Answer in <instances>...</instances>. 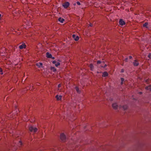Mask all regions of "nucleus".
Wrapping results in <instances>:
<instances>
[{
	"mask_svg": "<svg viewBox=\"0 0 151 151\" xmlns=\"http://www.w3.org/2000/svg\"><path fill=\"white\" fill-rule=\"evenodd\" d=\"M124 72V70L123 69H122V70H121V72L122 73H123Z\"/></svg>",
	"mask_w": 151,
	"mask_h": 151,
	"instance_id": "473e14b6",
	"label": "nucleus"
},
{
	"mask_svg": "<svg viewBox=\"0 0 151 151\" xmlns=\"http://www.w3.org/2000/svg\"><path fill=\"white\" fill-rule=\"evenodd\" d=\"M29 129L31 132H35L37 130V129L36 128L33 127L32 126H30L29 127Z\"/></svg>",
	"mask_w": 151,
	"mask_h": 151,
	"instance_id": "f03ea898",
	"label": "nucleus"
},
{
	"mask_svg": "<svg viewBox=\"0 0 151 151\" xmlns=\"http://www.w3.org/2000/svg\"><path fill=\"white\" fill-rule=\"evenodd\" d=\"M37 65L39 68L41 67L42 65V64L41 63H39L36 64Z\"/></svg>",
	"mask_w": 151,
	"mask_h": 151,
	"instance_id": "2eb2a0df",
	"label": "nucleus"
},
{
	"mask_svg": "<svg viewBox=\"0 0 151 151\" xmlns=\"http://www.w3.org/2000/svg\"><path fill=\"white\" fill-rule=\"evenodd\" d=\"M90 68H91V70H93V66L92 64H91L89 65Z\"/></svg>",
	"mask_w": 151,
	"mask_h": 151,
	"instance_id": "6ab92c4d",
	"label": "nucleus"
},
{
	"mask_svg": "<svg viewBox=\"0 0 151 151\" xmlns=\"http://www.w3.org/2000/svg\"><path fill=\"white\" fill-rule=\"evenodd\" d=\"M26 47V45L24 44H22L19 46V48L21 49H23Z\"/></svg>",
	"mask_w": 151,
	"mask_h": 151,
	"instance_id": "1a4fd4ad",
	"label": "nucleus"
},
{
	"mask_svg": "<svg viewBox=\"0 0 151 151\" xmlns=\"http://www.w3.org/2000/svg\"><path fill=\"white\" fill-rule=\"evenodd\" d=\"M122 107V108L123 109L125 110L128 107L127 105H125L123 106H119V108H121Z\"/></svg>",
	"mask_w": 151,
	"mask_h": 151,
	"instance_id": "6e6552de",
	"label": "nucleus"
},
{
	"mask_svg": "<svg viewBox=\"0 0 151 151\" xmlns=\"http://www.w3.org/2000/svg\"><path fill=\"white\" fill-rule=\"evenodd\" d=\"M148 24V23L147 22H146L145 23L143 24V27H145L147 28H148V27H147V25Z\"/></svg>",
	"mask_w": 151,
	"mask_h": 151,
	"instance_id": "f3484780",
	"label": "nucleus"
},
{
	"mask_svg": "<svg viewBox=\"0 0 151 151\" xmlns=\"http://www.w3.org/2000/svg\"><path fill=\"white\" fill-rule=\"evenodd\" d=\"M139 94H141L142 93V92H139Z\"/></svg>",
	"mask_w": 151,
	"mask_h": 151,
	"instance_id": "c9c22d12",
	"label": "nucleus"
},
{
	"mask_svg": "<svg viewBox=\"0 0 151 151\" xmlns=\"http://www.w3.org/2000/svg\"><path fill=\"white\" fill-rule=\"evenodd\" d=\"M60 64V63L59 62H57L55 64V65L56 67H58L59 65Z\"/></svg>",
	"mask_w": 151,
	"mask_h": 151,
	"instance_id": "aec40b11",
	"label": "nucleus"
},
{
	"mask_svg": "<svg viewBox=\"0 0 151 151\" xmlns=\"http://www.w3.org/2000/svg\"><path fill=\"white\" fill-rule=\"evenodd\" d=\"M121 80L122 82H124V79L123 78H121Z\"/></svg>",
	"mask_w": 151,
	"mask_h": 151,
	"instance_id": "4be33fe9",
	"label": "nucleus"
},
{
	"mask_svg": "<svg viewBox=\"0 0 151 151\" xmlns=\"http://www.w3.org/2000/svg\"><path fill=\"white\" fill-rule=\"evenodd\" d=\"M50 69L51 70L55 72L56 71V68H55L54 67H51Z\"/></svg>",
	"mask_w": 151,
	"mask_h": 151,
	"instance_id": "4468645a",
	"label": "nucleus"
},
{
	"mask_svg": "<svg viewBox=\"0 0 151 151\" xmlns=\"http://www.w3.org/2000/svg\"><path fill=\"white\" fill-rule=\"evenodd\" d=\"M106 64H105V66L104 67H106Z\"/></svg>",
	"mask_w": 151,
	"mask_h": 151,
	"instance_id": "4c0bfd02",
	"label": "nucleus"
},
{
	"mask_svg": "<svg viewBox=\"0 0 151 151\" xmlns=\"http://www.w3.org/2000/svg\"><path fill=\"white\" fill-rule=\"evenodd\" d=\"M119 23L121 25H123L125 24V22L123 19H121L119 21Z\"/></svg>",
	"mask_w": 151,
	"mask_h": 151,
	"instance_id": "20e7f679",
	"label": "nucleus"
},
{
	"mask_svg": "<svg viewBox=\"0 0 151 151\" xmlns=\"http://www.w3.org/2000/svg\"><path fill=\"white\" fill-rule=\"evenodd\" d=\"M0 73H1L0 72Z\"/></svg>",
	"mask_w": 151,
	"mask_h": 151,
	"instance_id": "58836bf2",
	"label": "nucleus"
},
{
	"mask_svg": "<svg viewBox=\"0 0 151 151\" xmlns=\"http://www.w3.org/2000/svg\"><path fill=\"white\" fill-rule=\"evenodd\" d=\"M145 89L147 90H150V91H151V86H146L145 87Z\"/></svg>",
	"mask_w": 151,
	"mask_h": 151,
	"instance_id": "dca6fc26",
	"label": "nucleus"
},
{
	"mask_svg": "<svg viewBox=\"0 0 151 151\" xmlns=\"http://www.w3.org/2000/svg\"><path fill=\"white\" fill-rule=\"evenodd\" d=\"M19 143L20 144V145H21L22 144V143L21 141H19Z\"/></svg>",
	"mask_w": 151,
	"mask_h": 151,
	"instance_id": "c85d7f7f",
	"label": "nucleus"
},
{
	"mask_svg": "<svg viewBox=\"0 0 151 151\" xmlns=\"http://www.w3.org/2000/svg\"><path fill=\"white\" fill-rule=\"evenodd\" d=\"M56 62H57L55 60L53 61L52 62V63L53 64H55Z\"/></svg>",
	"mask_w": 151,
	"mask_h": 151,
	"instance_id": "b1692460",
	"label": "nucleus"
},
{
	"mask_svg": "<svg viewBox=\"0 0 151 151\" xmlns=\"http://www.w3.org/2000/svg\"><path fill=\"white\" fill-rule=\"evenodd\" d=\"M75 89L78 93H80V91L79 90V88L78 87H76L75 88Z\"/></svg>",
	"mask_w": 151,
	"mask_h": 151,
	"instance_id": "a211bd4d",
	"label": "nucleus"
},
{
	"mask_svg": "<svg viewBox=\"0 0 151 151\" xmlns=\"http://www.w3.org/2000/svg\"><path fill=\"white\" fill-rule=\"evenodd\" d=\"M72 36L73 39L76 41H77L79 39V37L78 36H76L75 35H73Z\"/></svg>",
	"mask_w": 151,
	"mask_h": 151,
	"instance_id": "423d86ee",
	"label": "nucleus"
},
{
	"mask_svg": "<svg viewBox=\"0 0 151 151\" xmlns=\"http://www.w3.org/2000/svg\"><path fill=\"white\" fill-rule=\"evenodd\" d=\"M129 58L130 59H131L132 58V56H129Z\"/></svg>",
	"mask_w": 151,
	"mask_h": 151,
	"instance_id": "f704fd0d",
	"label": "nucleus"
},
{
	"mask_svg": "<svg viewBox=\"0 0 151 151\" xmlns=\"http://www.w3.org/2000/svg\"><path fill=\"white\" fill-rule=\"evenodd\" d=\"M112 106L113 108L115 109H117L118 107V106L116 103H114L112 104Z\"/></svg>",
	"mask_w": 151,
	"mask_h": 151,
	"instance_id": "39448f33",
	"label": "nucleus"
},
{
	"mask_svg": "<svg viewBox=\"0 0 151 151\" xmlns=\"http://www.w3.org/2000/svg\"><path fill=\"white\" fill-rule=\"evenodd\" d=\"M76 4L78 5H80L81 4L80 3L79 1H77L76 2Z\"/></svg>",
	"mask_w": 151,
	"mask_h": 151,
	"instance_id": "5701e85b",
	"label": "nucleus"
},
{
	"mask_svg": "<svg viewBox=\"0 0 151 151\" xmlns=\"http://www.w3.org/2000/svg\"><path fill=\"white\" fill-rule=\"evenodd\" d=\"M62 97V96H58V95H56L55 97L58 100H60Z\"/></svg>",
	"mask_w": 151,
	"mask_h": 151,
	"instance_id": "f8f14e48",
	"label": "nucleus"
},
{
	"mask_svg": "<svg viewBox=\"0 0 151 151\" xmlns=\"http://www.w3.org/2000/svg\"><path fill=\"white\" fill-rule=\"evenodd\" d=\"M108 75V73L106 72H105L103 73L102 75V76L104 77H106Z\"/></svg>",
	"mask_w": 151,
	"mask_h": 151,
	"instance_id": "ddd939ff",
	"label": "nucleus"
},
{
	"mask_svg": "<svg viewBox=\"0 0 151 151\" xmlns=\"http://www.w3.org/2000/svg\"><path fill=\"white\" fill-rule=\"evenodd\" d=\"M70 4L68 2H66L63 4V6L65 9L67 8L69 6Z\"/></svg>",
	"mask_w": 151,
	"mask_h": 151,
	"instance_id": "7ed1b4c3",
	"label": "nucleus"
},
{
	"mask_svg": "<svg viewBox=\"0 0 151 151\" xmlns=\"http://www.w3.org/2000/svg\"><path fill=\"white\" fill-rule=\"evenodd\" d=\"M127 60H128V58H126L125 59V60L126 62H127Z\"/></svg>",
	"mask_w": 151,
	"mask_h": 151,
	"instance_id": "cd10ccee",
	"label": "nucleus"
},
{
	"mask_svg": "<svg viewBox=\"0 0 151 151\" xmlns=\"http://www.w3.org/2000/svg\"><path fill=\"white\" fill-rule=\"evenodd\" d=\"M60 138L63 141H65L66 139V137L64 133H62L60 135Z\"/></svg>",
	"mask_w": 151,
	"mask_h": 151,
	"instance_id": "f257e3e1",
	"label": "nucleus"
},
{
	"mask_svg": "<svg viewBox=\"0 0 151 151\" xmlns=\"http://www.w3.org/2000/svg\"><path fill=\"white\" fill-rule=\"evenodd\" d=\"M89 26L90 27H92V24L91 23L89 24Z\"/></svg>",
	"mask_w": 151,
	"mask_h": 151,
	"instance_id": "7c9ffc66",
	"label": "nucleus"
},
{
	"mask_svg": "<svg viewBox=\"0 0 151 151\" xmlns=\"http://www.w3.org/2000/svg\"><path fill=\"white\" fill-rule=\"evenodd\" d=\"M0 72L1 73V74H3V73L2 72V69L1 68H0Z\"/></svg>",
	"mask_w": 151,
	"mask_h": 151,
	"instance_id": "412c9836",
	"label": "nucleus"
},
{
	"mask_svg": "<svg viewBox=\"0 0 151 151\" xmlns=\"http://www.w3.org/2000/svg\"><path fill=\"white\" fill-rule=\"evenodd\" d=\"M52 58V59H55V57H52V58Z\"/></svg>",
	"mask_w": 151,
	"mask_h": 151,
	"instance_id": "2f4dec72",
	"label": "nucleus"
},
{
	"mask_svg": "<svg viewBox=\"0 0 151 151\" xmlns=\"http://www.w3.org/2000/svg\"><path fill=\"white\" fill-rule=\"evenodd\" d=\"M151 55V54L150 53L149 54V55H148V57H149V58H150V56Z\"/></svg>",
	"mask_w": 151,
	"mask_h": 151,
	"instance_id": "bb28decb",
	"label": "nucleus"
},
{
	"mask_svg": "<svg viewBox=\"0 0 151 151\" xmlns=\"http://www.w3.org/2000/svg\"><path fill=\"white\" fill-rule=\"evenodd\" d=\"M61 86V84H59L58 86V88H60V87Z\"/></svg>",
	"mask_w": 151,
	"mask_h": 151,
	"instance_id": "c756f323",
	"label": "nucleus"
},
{
	"mask_svg": "<svg viewBox=\"0 0 151 151\" xmlns=\"http://www.w3.org/2000/svg\"><path fill=\"white\" fill-rule=\"evenodd\" d=\"M133 65L135 66H137L139 65V63L137 61L135 60L133 63Z\"/></svg>",
	"mask_w": 151,
	"mask_h": 151,
	"instance_id": "0eeeda50",
	"label": "nucleus"
},
{
	"mask_svg": "<svg viewBox=\"0 0 151 151\" xmlns=\"http://www.w3.org/2000/svg\"><path fill=\"white\" fill-rule=\"evenodd\" d=\"M52 55L50 54L49 52H47L46 56L47 58H52Z\"/></svg>",
	"mask_w": 151,
	"mask_h": 151,
	"instance_id": "9d476101",
	"label": "nucleus"
},
{
	"mask_svg": "<svg viewBox=\"0 0 151 151\" xmlns=\"http://www.w3.org/2000/svg\"><path fill=\"white\" fill-rule=\"evenodd\" d=\"M103 3H104V4H109V3L108 2H106V1H103Z\"/></svg>",
	"mask_w": 151,
	"mask_h": 151,
	"instance_id": "a878e982",
	"label": "nucleus"
},
{
	"mask_svg": "<svg viewBox=\"0 0 151 151\" xmlns=\"http://www.w3.org/2000/svg\"><path fill=\"white\" fill-rule=\"evenodd\" d=\"M101 63V61L100 60H98L97 61V64H100Z\"/></svg>",
	"mask_w": 151,
	"mask_h": 151,
	"instance_id": "393cba45",
	"label": "nucleus"
},
{
	"mask_svg": "<svg viewBox=\"0 0 151 151\" xmlns=\"http://www.w3.org/2000/svg\"><path fill=\"white\" fill-rule=\"evenodd\" d=\"M58 20L60 22L63 23V21H64V19L63 18H62L61 17H60L58 19Z\"/></svg>",
	"mask_w": 151,
	"mask_h": 151,
	"instance_id": "9b49d317",
	"label": "nucleus"
},
{
	"mask_svg": "<svg viewBox=\"0 0 151 151\" xmlns=\"http://www.w3.org/2000/svg\"><path fill=\"white\" fill-rule=\"evenodd\" d=\"M123 83V82H121V85H122Z\"/></svg>",
	"mask_w": 151,
	"mask_h": 151,
	"instance_id": "72a5a7b5",
	"label": "nucleus"
},
{
	"mask_svg": "<svg viewBox=\"0 0 151 151\" xmlns=\"http://www.w3.org/2000/svg\"><path fill=\"white\" fill-rule=\"evenodd\" d=\"M76 3H74V4H73V5H74V6H76Z\"/></svg>",
	"mask_w": 151,
	"mask_h": 151,
	"instance_id": "e433bc0d",
	"label": "nucleus"
}]
</instances>
